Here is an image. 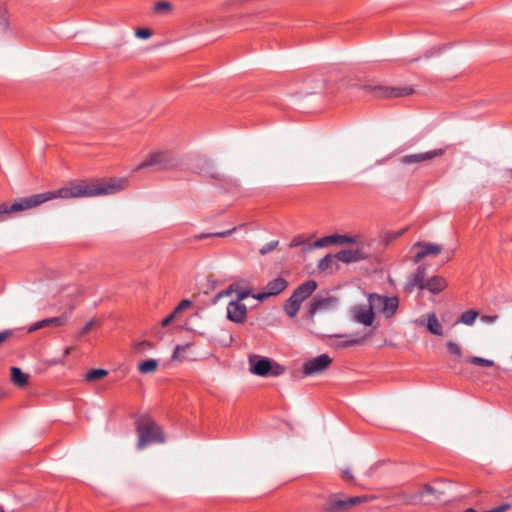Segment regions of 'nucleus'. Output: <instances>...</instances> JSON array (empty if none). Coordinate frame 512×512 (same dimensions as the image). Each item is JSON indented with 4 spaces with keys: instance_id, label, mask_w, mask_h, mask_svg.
<instances>
[{
    "instance_id": "53",
    "label": "nucleus",
    "mask_w": 512,
    "mask_h": 512,
    "mask_svg": "<svg viewBox=\"0 0 512 512\" xmlns=\"http://www.w3.org/2000/svg\"><path fill=\"white\" fill-rule=\"evenodd\" d=\"M510 176L512 177V168L508 170Z\"/></svg>"
},
{
    "instance_id": "11",
    "label": "nucleus",
    "mask_w": 512,
    "mask_h": 512,
    "mask_svg": "<svg viewBox=\"0 0 512 512\" xmlns=\"http://www.w3.org/2000/svg\"><path fill=\"white\" fill-rule=\"evenodd\" d=\"M444 153H445L444 149H436V150L427 151V152L419 153V154L405 155L401 158L400 161L404 165H411V164L420 163V162L434 159L436 157L442 156Z\"/></svg>"
},
{
    "instance_id": "46",
    "label": "nucleus",
    "mask_w": 512,
    "mask_h": 512,
    "mask_svg": "<svg viewBox=\"0 0 512 512\" xmlns=\"http://www.w3.org/2000/svg\"><path fill=\"white\" fill-rule=\"evenodd\" d=\"M176 315L173 314V312H171L168 316H166L162 321H161V326L162 327H166L168 326L174 319H175Z\"/></svg>"
},
{
    "instance_id": "47",
    "label": "nucleus",
    "mask_w": 512,
    "mask_h": 512,
    "mask_svg": "<svg viewBox=\"0 0 512 512\" xmlns=\"http://www.w3.org/2000/svg\"><path fill=\"white\" fill-rule=\"evenodd\" d=\"M497 319L496 315H482L481 320L485 323H493Z\"/></svg>"
},
{
    "instance_id": "4",
    "label": "nucleus",
    "mask_w": 512,
    "mask_h": 512,
    "mask_svg": "<svg viewBox=\"0 0 512 512\" xmlns=\"http://www.w3.org/2000/svg\"><path fill=\"white\" fill-rule=\"evenodd\" d=\"M178 165L177 158L171 151H156L148 154L146 158L136 166L135 171L145 168L154 170L171 169Z\"/></svg>"
},
{
    "instance_id": "10",
    "label": "nucleus",
    "mask_w": 512,
    "mask_h": 512,
    "mask_svg": "<svg viewBox=\"0 0 512 512\" xmlns=\"http://www.w3.org/2000/svg\"><path fill=\"white\" fill-rule=\"evenodd\" d=\"M227 319L240 324L247 319V306L239 301H230L227 305Z\"/></svg>"
},
{
    "instance_id": "27",
    "label": "nucleus",
    "mask_w": 512,
    "mask_h": 512,
    "mask_svg": "<svg viewBox=\"0 0 512 512\" xmlns=\"http://www.w3.org/2000/svg\"><path fill=\"white\" fill-rule=\"evenodd\" d=\"M477 317L478 312L476 310L469 309L461 314L459 322L470 326L474 324Z\"/></svg>"
},
{
    "instance_id": "39",
    "label": "nucleus",
    "mask_w": 512,
    "mask_h": 512,
    "mask_svg": "<svg viewBox=\"0 0 512 512\" xmlns=\"http://www.w3.org/2000/svg\"><path fill=\"white\" fill-rule=\"evenodd\" d=\"M135 34L137 37H139L141 39H148L151 37L152 32L148 28H141V29H137Z\"/></svg>"
},
{
    "instance_id": "50",
    "label": "nucleus",
    "mask_w": 512,
    "mask_h": 512,
    "mask_svg": "<svg viewBox=\"0 0 512 512\" xmlns=\"http://www.w3.org/2000/svg\"><path fill=\"white\" fill-rule=\"evenodd\" d=\"M106 375H107V371L106 370L98 368V380L102 379Z\"/></svg>"
},
{
    "instance_id": "12",
    "label": "nucleus",
    "mask_w": 512,
    "mask_h": 512,
    "mask_svg": "<svg viewBox=\"0 0 512 512\" xmlns=\"http://www.w3.org/2000/svg\"><path fill=\"white\" fill-rule=\"evenodd\" d=\"M250 371L258 376H267L271 370V361L265 357L256 355L249 357Z\"/></svg>"
},
{
    "instance_id": "15",
    "label": "nucleus",
    "mask_w": 512,
    "mask_h": 512,
    "mask_svg": "<svg viewBox=\"0 0 512 512\" xmlns=\"http://www.w3.org/2000/svg\"><path fill=\"white\" fill-rule=\"evenodd\" d=\"M316 288L317 283L314 280H308L298 286L292 293V296L298 299L300 302H303L312 295Z\"/></svg>"
},
{
    "instance_id": "19",
    "label": "nucleus",
    "mask_w": 512,
    "mask_h": 512,
    "mask_svg": "<svg viewBox=\"0 0 512 512\" xmlns=\"http://www.w3.org/2000/svg\"><path fill=\"white\" fill-rule=\"evenodd\" d=\"M331 243L333 244H362V239L360 236H348V235H340V234H332Z\"/></svg>"
},
{
    "instance_id": "32",
    "label": "nucleus",
    "mask_w": 512,
    "mask_h": 512,
    "mask_svg": "<svg viewBox=\"0 0 512 512\" xmlns=\"http://www.w3.org/2000/svg\"><path fill=\"white\" fill-rule=\"evenodd\" d=\"M330 239H331L330 235L324 236V237L316 240L313 244H311L310 248H324L329 245H332Z\"/></svg>"
},
{
    "instance_id": "2",
    "label": "nucleus",
    "mask_w": 512,
    "mask_h": 512,
    "mask_svg": "<svg viewBox=\"0 0 512 512\" xmlns=\"http://www.w3.org/2000/svg\"><path fill=\"white\" fill-rule=\"evenodd\" d=\"M137 433L139 436L138 448L163 443L165 438L161 428L149 417L142 416L137 421Z\"/></svg>"
},
{
    "instance_id": "18",
    "label": "nucleus",
    "mask_w": 512,
    "mask_h": 512,
    "mask_svg": "<svg viewBox=\"0 0 512 512\" xmlns=\"http://www.w3.org/2000/svg\"><path fill=\"white\" fill-rule=\"evenodd\" d=\"M288 286V281L282 277H277L275 279L270 280L266 284V289L268 290V294L271 296H275L283 292Z\"/></svg>"
},
{
    "instance_id": "8",
    "label": "nucleus",
    "mask_w": 512,
    "mask_h": 512,
    "mask_svg": "<svg viewBox=\"0 0 512 512\" xmlns=\"http://www.w3.org/2000/svg\"><path fill=\"white\" fill-rule=\"evenodd\" d=\"M331 362L332 359L327 354L318 355L304 363L302 372L305 376L320 374L329 367Z\"/></svg>"
},
{
    "instance_id": "24",
    "label": "nucleus",
    "mask_w": 512,
    "mask_h": 512,
    "mask_svg": "<svg viewBox=\"0 0 512 512\" xmlns=\"http://www.w3.org/2000/svg\"><path fill=\"white\" fill-rule=\"evenodd\" d=\"M426 281V268L419 266L411 278V284L418 287L419 289H422V286H424Z\"/></svg>"
},
{
    "instance_id": "26",
    "label": "nucleus",
    "mask_w": 512,
    "mask_h": 512,
    "mask_svg": "<svg viewBox=\"0 0 512 512\" xmlns=\"http://www.w3.org/2000/svg\"><path fill=\"white\" fill-rule=\"evenodd\" d=\"M327 303H328V299H326V298L314 297L309 304L310 317L312 318L316 314V312L319 309H321L322 307L326 306Z\"/></svg>"
},
{
    "instance_id": "33",
    "label": "nucleus",
    "mask_w": 512,
    "mask_h": 512,
    "mask_svg": "<svg viewBox=\"0 0 512 512\" xmlns=\"http://www.w3.org/2000/svg\"><path fill=\"white\" fill-rule=\"evenodd\" d=\"M306 242H307V239H306V237L304 235H302V234L296 235L291 240V242L289 244V247L290 248H296V247H299V246H302V245L306 244Z\"/></svg>"
},
{
    "instance_id": "29",
    "label": "nucleus",
    "mask_w": 512,
    "mask_h": 512,
    "mask_svg": "<svg viewBox=\"0 0 512 512\" xmlns=\"http://www.w3.org/2000/svg\"><path fill=\"white\" fill-rule=\"evenodd\" d=\"M279 245V241L278 240H273V241H270L269 243H266L265 245H263L260 250H259V254L262 255V256H265L271 252H273Z\"/></svg>"
},
{
    "instance_id": "48",
    "label": "nucleus",
    "mask_w": 512,
    "mask_h": 512,
    "mask_svg": "<svg viewBox=\"0 0 512 512\" xmlns=\"http://www.w3.org/2000/svg\"><path fill=\"white\" fill-rule=\"evenodd\" d=\"M342 478L346 481H351L353 479V475H352L350 469H344L342 471Z\"/></svg>"
},
{
    "instance_id": "36",
    "label": "nucleus",
    "mask_w": 512,
    "mask_h": 512,
    "mask_svg": "<svg viewBox=\"0 0 512 512\" xmlns=\"http://www.w3.org/2000/svg\"><path fill=\"white\" fill-rule=\"evenodd\" d=\"M192 305V302L189 299L182 300L172 311L173 314L177 315L181 311H183L186 308H189Z\"/></svg>"
},
{
    "instance_id": "44",
    "label": "nucleus",
    "mask_w": 512,
    "mask_h": 512,
    "mask_svg": "<svg viewBox=\"0 0 512 512\" xmlns=\"http://www.w3.org/2000/svg\"><path fill=\"white\" fill-rule=\"evenodd\" d=\"M235 291H237V286L236 285H230L227 289H225L224 291L220 292L218 296L219 297L229 296L232 293H235Z\"/></svg>"
},
{
    "instance_id": "41",
    "label": "nucleus",
    "mask_w": 512,
    "mask_h": 512,
    "mask_svg": "<svg viewBox=\"0 0 512 512\" xmlns=\"http://www.w3.org/2000/svg\"><path fill=\"white\" fill-rule=\"evenodd\" d=\"M284 368L278 364L272 365L271 364V370L269 371V375L271 376H279L283 373Z\"/></svg>"
},
{
    "instance_id": "45",
    "label": "nucleus",
    "mask_w": 512,
    "mask_h": 512,
    "mask_svg": "<svg viewBox=\"0 0 512 512\" xmlns=\"http://www.w3.org/2000/svg\"><path fill=\"white\" fill-rule=\"evenodd\" d=\"M12 336V331L6 330L0 332V346Z\"/></svg>"
},
{
    "instance_id": "37",
    "label": "nucleus",
    "mask_w": 512,
    "mask_h": 512,
    "mask_svg": "<svg viewBox=\"0 0 512 512\" xmlns=\"http://www.w3.org/2000/svg\"><path fill=\"white\" fill-rule=\"evenodd\" d=\"M447 348H448L450 353L455 354L457 356H460L461 353H462L461 347L457 343H455L453 341H449L447 343Z\"/></svg>"
},
{
    "instance_id": "22",
    "label": "nucleus",
    "mask_w": 512,
    "mask_h": 512,
    "mask_svg": "<svg viewBox=\"0 0 512 512\" xmlns=\"http://www.w3.org/2000/svg\"><path fill=\"white\" fill-rule=\"evenodd\" d=\"M427 329L434 335H442V326L434 313L428 314L427 316Z\"/></svg>"
},
{
    "instance_id": "3",
    "label": "nucleus",
    "mask_w": 512,
    "mask_h": 512,
    "mask_svg": "<svg viewBox=\"0 0 512 512\" xmlns=\"http://www.w3.org/2000/svg\"><path fill=\"white\" fill-rule=\"evenodd\" d=\"M366 496H346L343 493H331L323 505L325 512H348L353 507L367 502Z\"/></svg>"
},
{
    "instance_id": "43",
    "label": "nucleus",
    "mask_w": 512,
    "mask_h": 512,
    "mask_svg": "<svg viewBox=\"0 0 512 512\" xmlns=\"http://www.w3.org/2000/svg\"><path fill=\"white\" fill-rule=\"evenodd\" d=\"M253 298L259 300V301H264L265 299L271 297L270 294H268V290L265 288V290L263 292H260V293H257V294H253L252 295Z\"/></svg>"
},
{
    "instance_id": "28",
    "label": "nucleus",
    "mask_w": 512,
    "mask_h": 512,
    "mask_svg": "<svg viewBox=\"0 0 512 512\" xmlns=\"http://www.w3.org/2000/svg\"><path fill=\"white\" fill-rule=\"evenodd\" d=\"M467 362L475 365V366H482V367H493L495 365L493 360L482 358L479 356H472L467 359Z\"/></svg>"
},
{
    "instance_id": "52",
    "label": "nucleus",
    "mask_w": 512,
    "mask_h": 512,
    "mask_svg": "<svg viewBox=\"0 0 512 512\" xmlns=\"http://www.w3.org/2000/svg\"><path fill=\"white\" fill-rule=\"evenodd\" d=\"M463 512H476V511H475L473 508H468V509H466V510H465V511H463Z\"/></svg>"
},
{
    "instance_id": "17",
    "label": "nucleus",
    "mask_w": 512,
    "mask_h": 512,
    "mask_svg": "<svg viewBox=\"0 0 512 512\" xmlns=\"http://www.w3.org/2000/svg\"><path fill=\"white\" fill-rule=\"evenodd\" d=\"M65 322H66V317L65 316L52 317V318L43 319L41 321H38V322L34 323L29 328V332H33V331H36V330H39V329H42V328H46V327H50V326H53V327L62 326V325L65 324Z\"/></svg>"
},
{
    "instance_id": "13",
    "label": "nucleus",
    "mask_w": 512,
    "mask_h": 512,
    "mask_svg": "<svg viewBox=\"0 0 512 512\" xmlns=\"http://www.w3.org/2000/svg\"><path fill=\"white\" fill-rule=\"evenodd\" d=\"M367 257V253H365L361 248L341 250L335 255V258L343 263L357 262L364 260Z\"/></svg>"
},
{
    "instance_id": "25",
    "label": "nucleus",
    "mask_w": 512,
    "mask_h": 512,
    "mask_svg": "<svg viewBox=\"0 0 512 512\" xmlns=\"http://www.w3.org/2000/svg\"><path fill=\"white\" fill-rule=\"evenodd\" d=\"M158 367V361L155 359H148L138 365V370L142 374L154 372Z\"/></svg>"
},
{
    "instance_id": "35",
    "label": "nucleus",
    "mask_w": 512,
    "mask_h": 512,
    "mask_svg": "<svg viewBox=\"0 0 512 512\" xmlns=\"http://www.w3.org/2000/svg\"><path fill=\"white\" fill-rule=\"evenodd\" d=\"M235 293L237 294V297L234 301H239V303H242L243 300L252 295L250 290L240 289L238 286L237 291H235Z\"/></svg>"
},
{
    "instance_id": "49",
    "label": "nucleus",
    "mask_w": 512,
    "mask_h": 512,
    "mask_svg": "<svg viewBox=\"0 0 512 512\" xmlns=\"http://www.w3.org/2000/svg\"><path fill=\"white\" fill-rule=\"evenodd\" d=\"M86 378L87 380L91 381V380H96V369H91L87 375H86Z\"/></svg>"
},
{
    "instance_id": "31",
    "label": "nucleus",
    "mask_w": 512,
    "mask_h": 512,
    "mask_svg": "<svg viewBox=\"0 0 512 512\" xmlns=\"http://www.w3.org/2000/svg\"><path fill=\"white\" fill-rule=\"evenodd\" d=\"M334 262V258L332 255L328 254L324 256L318 263V268L322 271L330 268Z\"/></svg>"
},
{
    "instance_id": "14",
    "label": "nucleus",
    "mask_w": 512,
    "mask_h": 512,
    "mask_svg": "<svg viewBox=\"0 0 512 512\" xmlns=\"http://www.w3.org/2000/svg\"><path fill=\"white\" fill-rule=\"evenodd\" d=\"M415 246L420 247L421 250L417 252V254L414 256V262L418 263L421 261L424 257L429 255H436L441 252L442 247L438 244L433 243H421L417 242Z\"/></svg>"
},
{
    "instance_id": "40",
    "label": "nucleus",
    "mask_w": 512,
    "mask_h": 512,
    "mask_svg": "<svg viewBox=\"0 0 512 512\" xmlns=\"http://www.w3.org/2000/svg\"><path fill=\"white\" fill-rule=\"evenodd\" d=\"M402 232H388L384 235L383 241L386 245L396 239Z\"/></svg>"
},
{
    "instance_id": "34",
    "label": "nucleus",
    "mask_w": 512,
    "mask_h": 512,
    "mask_svg": "<svg viewBox=\"0 0 512 512\" xmlns=\"http://www.w3.org/2000/svg\"><path fill=\"white\" fill-rule=\"evenodd\" d=\"M9 18L6 9L0 8V29L5 30L8 28Z\"/></svg>"
},
{
    "instance_id": "7",
    "label": "nucleus",
    "mask_w": 512,
    "mask_h": 512,
    "mask_svg": "<svg viewBox=\"0 0 512 512\" xmlns=\"http://www.w3.org/2000/svg\"><path fill=\"white\" fill-rule=\"evenodd\" d=\"M129 187L126 177H111L98 179V196L115 195Z\"/></svg>"
},
{
    "instance_id": "20",
    "label": "nucleus",
    "mask_w": 512,
    "mask_h": 512,
    "mask_svg": "<svg viewBox=\"0 0 512 512\" xmlns=\"http://www.w3.org/2000/svg\"><path fill=\"white\" fill-rule=\"evenodd\" d=\"M301 304L302 302L291 295L284 304V311L290 318H294L299 312Z\"/></svg>"
},
{
    "instance_id": "16",
    "label": "nucleus",
    "mask_w": 512,
    "mask_h": 512,
    "mask_svg": "<svg viewBox=\"0 0 512 512\" xmlns=\"http://www.w3.org/2000/svg\"><path fill=\"white\" fill-rule=\"evenodd\" d=\"M447 286L445 279L441 276H433L430 279H427L424 286H422L421 290H428L432 294H438L442 292Z\"/></svg>"
},
{
    "instance_id": "23",
    "label": "nucleus",
    "mask_w": 512,
    "mask_h": 512,
    "mask_svg": "<svg viewBox=\"0 0 512 512\" xmlns=\"http://www.w3.org/2000/svg\"><path fill=\"white\" fill-rule=\"evenodd\" d=\"M246 226V224H241L237 227H233L232 229L230 230H226V231H222V232H215V233H202L200 235H196L194 237L195 240H202V239H205V238H209V237H220V238H224V237H227L229 235H231L232 233H234L235 231H237L238 229H242Z\"/></svg>"
},
{
    "instance_id": "5",
    "label": "nucleus",
    "mask_w": 512,
    "mask_h": 512,
    "mask_svg": "<svg viewBox=\"0 0 512 512\" xmlns=\"http://www.w3.org/2000/svg\"><path fill=\"white\" fill-rule=\"evenodd\" d=\"M368 302L371 304L374 312L382 313L386 318L392 317L399 306L397 297H388L377 293L369 294Z\"/></svg>"
},
{
    "instance_id": "30",
    "label": "nucleus",
    "mask_w": 512,
    "mask_h": 512,
    "mask_svg": "<svg viewBox=\"0 0 512 512\" xmlns=\"http://www.w3.org/2000/svg\"><path fill=\"white\" fill-rule=\"evenodd\" d=\"M172 10V5L167 1H159L154 6V11L156 13H169Z\"/></svg>"
},
{
    "instance_id": "42",
    "label": "nucleus",
    "mask_w": 512,
    "mask_h": 512,
    "mask_svg": "<svg viewBox=\"0 0 512 512\" xmlns=\"http://www.w3.org/2000/svg\"><path fill=\"white\" fill-rule=\"evenodd\" d=\"M189 347V344L187 345H177L174 349V352H173V355H172V358L173 359H179L180 358V353L185 351L187 348Z\"/></svg>"
},
{
    "instance_id": "1",
    "label": "nucleus",
    "mask_w": 512,
    "mask_h": 512,
    "mask_svg": "<svg viewBox=\"0 0 512 512\" xmlns=\"http://www.w3.org/2000/svg\"><path fill=\"white\" fill-rule=\"evenodd\" d=\"M95 195L96 183L93 180H74L53 191L16 199L12 204L0 203V222L4 221L11 213L32 209L50 200L84 198Z\"/></svg>"
},
{
    "instance_id": "51",
    "label": "nucleus",
    "mask_w": 512,
    "mask_h": 512,
    "mask_svg": "<svg viewBox=\"0 0 512 512\" xmlns=\"http://www.w3.org/2000/svg\"><path fill=\"white\" fill-rule=\"evenodd\" d=\"M423 489L424 492L428 494H432L434 492V488L428 484H426Z\"/></svg>"
},
{
    "instance_id": "38",
    "label": "nucleus",
    "mask_w": 512,
    "mask_h": 512,
    "mask_svg": "<svg viewBox=\"0 0 512 512\" xmlns=\"http://www.w3.org/2000/svg\"><path fill=\"white\" fill-rule=\"evenodd\" d=\"M364 338L365 337H356V338H351V339L345 340L341 343V346L349 347V346L360 344L364 340Z\"/></svg>"
},
{
    "instance_id": "54",
    "label": "nucleus",
    "mask_w": 512,
    "mask_h": 512,
    "mask_svg": "<svg viewBox=\"0 0 512 512\" xmlns=\"http://www.w3.org/2000/svg\"><path fill=\"white\" fill-rule=\"evenodd\" d=\"M0 512H4V510H3V508H2V507H0Z\"/></svg>"
},
{
    "instance_id": "6",
    "label": "nucleus",
    "mask_w": 512,
    "mask_h": 512,
    "mask_svg": "<svg viewBox=\"0 0 512 512\" xmlns=\"http://www.w3.org/2000/svg\"><path fill=\"white\" fill-rule=\"evenodd\" d=\"M362 89L375 98H399L412 93L411 88L384 86L373 82L364 84Z\"/></svg>"
},
{
    "instance_id": "21",
    "label": "nucleus",
    "mask_w": 512,
    "mask_h": 512,
    "mask_svg": "<svg viewBox=\"0 0 512 512\" xmlns=\"http://www.w3.org/2000/svg\"><path fill=\"white\" fill-rule=\"evenodd\" d=\"M11 381L18 387H25L28 383V375L18 367L11 368Z\"/></svg>"
},
{
    "instance_id": "9",
    "label": "nucleus",
    "mask_w": 512,
    "mask_h": 512,
    "mask_svg": "<svg viewBox=\"0 0 512 512\" xmlns=\"http://www.w3.org/2000/svg\"><path fill=\"white\" fill-rule=\"evenodd\" d=\"M351 316L354 322L371 326L375 319V314L371 304H356L351 308Z\"/></svg>"
}]
</instances>
